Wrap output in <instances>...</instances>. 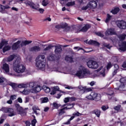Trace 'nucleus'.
<instances>
[{
  "instance_id": "1",
  "label": "nucleus",
  "mask_w": 126,
  "mask_h": 126,
  "mask_svg": "<svg viewBox=\"0 0 126 126\" xmlns=\"http://www.w3.org/2000/svg\"><path fill=\"white\" fill-rule=\"evenodd\" d=\"M13 68L14 71L17 73H23L26 69L25 66L21 64V60L19 58L13 62Z\"/></svg>"
},
{
  "instance_id": "2",
  "label": "nucleus",
  "mask_w": 126,
  "mask_h": 126,
  "mask_svg": "<svg viewBox=\"0 0 126 126\" xmlns=\"http://www.w3.org/2000/svg\"><path fill=\"white\" fill-rule=\"evenodd\" d=\"M35 63L36 67L44 70L46 67V57L43 55H38L35 59Z\"/></svg>"
},
{
  "instance_id": "3",
  "label": "nucleus",
  "mask_w": 126,
  "mask_h": 126,
  "mask_svg": "<svg viewBox=\"0 0 126 126\" xmlns=\"http://www.w3.org/2000/svg\"><path fill=\"white\" fill-rule=\"evenodd\" d=\"M76 75L79 78H85L88 75H90V71L84 67V66L81 65L79 67V70L77 72Z\"/></svg>"
},
{
  "instance_id": "4",
  "label": "nucleus",
  "mask_w": 126,
  "mask_h": 126,
  "mask_svg": "<svg viewBox=\"0 0 126 126\" xmlns=\"http://www.w3.org/2000/svg\"><path fill=\"white\" fill-rule=\"evenodd\" d=\"M31 43H32V40H25L23 41L18 40L13 44L12 49V50H17V49L22 48V47H24L25 46H27V45H29V44H31Z\"/></svg>"
},
{
  "instance_id": "5",
  "label": "nucleus",
  "mask_w": 126,
  "mask_h": 126,
  "mask_svg": "<svg viewBox=\"0 0 126 126\" xmlns=\"http://www.w3.org/2000/svg\"><path fill=\"white\" fill-rule=\"evenodd\" d=\"M28 87L31 88V92L32 93H38L41 91V87L40 85H36L34 82H31L28 84Z\"/></svg>"
},
{
  "instance_id": "6",
  "label": "nucleus",
  "mask_w": 126,
  "mask_h": 126,
  "mask_svg": "<svg viewBox=\"0 0 126 126\" xmlns=\"http://www.w3.org/2000/svg\"><path fill=\"white\" fill-rule=\"evenodd\" d=\"M98 0H91L87 4V6H83L82 8L83 10H86L88 8H96L98 4Z\"/></svg>"
},
{
  "instance_id": "7",
  "label": "nucleus",
  "mask_w": 126,
  "mask_h": 126,
  "mask_svg": "<svg viewBox=\"0 0 126 126\" xmlns=\"http://www.w3.org/2000/svg\"><path fill=\"white\" fill-rule=\"evenodd\" d=\"M0 111H2L3 113H8V117H13V116L16 115V112L12 108L3 107L0 109Z\"/></svg>"
},
{
  "instance_id": "8",
  "label": "nucleus",
  "mask_w": 126,
  "mask_h": 126,
  "mask_svg": "<svg viewBox=\"0 0 126 126\" xmlns=\"http://www.w3.org/2000/svg\"><path fill=\"white\" fill-rule=\"evenodd\" d=\"M87 66L90 68H92L93 69H96L99 67L98 63L95 61L90 60L87 63Z\"/></svg>"
},
{
  "instance_id": "9",
  "label": "nucleus",
  "mask_w": 126,
  "mask_h": 126,
  "mask_svg": "<svg viewBox=\"0 0 126 126\" xmlns=\"http://www.w3.org/2000/svg\"><path fill=\"white\" fill-rule=\"evenodd\" d=\"M25 4H26V5H29L30 7H32L33 9H38L39 7V5H35L33 2L30 1H25Z\"/></svg>"
},
{
  "instance_id": "10",
  "label": "nucleus",
  "mask_w": 126,
  "mask_h": 126,
  "mask_svg": "<svg viewBox=\"0 0 126 126\" xmlns=\"http://www.w3.org/2000/svg\"><path fill=\"white\" fill-rule=\"evenodd\" d=\"M117 26L120 29H126V22L125 21H118L116 22Z\"/></svg>"
},
{
  "instance_id": "11",
  "label": "nucleus",
  "mask_w": 126,
  "mask_h": 126,
  "mask_svg": "<svg viewBox=\"0 0 126 126\" xmlns=\"http://www.w3.org/2000/svg\"><path fill=\"white\" fill-rule=\"evenodd\" d=\"M119 52H126V41H122L119 44V48H118Z\"/></svg>"
},
{
  "instance_id": "12",
  "label": "nucleus",
  "mask_w": 126,
  "mask_h": 126,
  "mask_svg": "<svg viewBox=\"0 0 126 126\" xmlns=\"http://www.w3.org/2000/svg\"><path fill=\"white\" fill-rule=\"evenodd\" d=\"M2 69L4 70V72L6 74H9V73H8L9 72V65H8V64L6 63H3Z\"/></svg>"
},
{
  "instance_id": "13",
  "label": "nucleus",
  "mask_w": 126,
  "mask_h": 126,
  "mask_svg": "<svg viewBox=\"0 0 126 126\" xmlns=\"http://www.w3.org/2000/svg\"><path fill=\"white\" fill-rule=\"evenodd\" d=\"M70 106H71V107H64L63 108L61 109L59 112V116H62V115H63V114H64V113H65V112L64 111V110H69L70 109H72V107H74V104L72 103L71 104H70Z\"/></svg>"
},
{
  "instance_id": "14",
  "label": "nucleus",
  "mask_w": 126,
  "mask_h": 126,
  "mask_svg": "<svg viewBox=\"0 0 126 126\" xmlns=\"http://www.w3.org/2000/svg\"><path fill=\"white\" fill-rule=\"evenodd\" d=\"M30 51L32 53H38L41 51V48L39 46H34L30 49Z\"/></svg>"
},
{
  "instance_id": "15",
  "label": "nucleus",
  "mask_w": 126,
  "mask_h": 126,
  "mask_svg": "<svg viewBox=\"0 0 126 126\" xmlns=\"http://www.w3.org/2000/svg\"><path fill=\"white\" fill-rule=\"evenodd\" d=\"M106 36H109V35H116V32L113 29H108L105 32Z\"/></svg>"
},
{
  "instance_id": "16",
  "label": "nucleus",
  "mask_w": 126,
  "mask_h": 126,
  "mask_svg": "<svg viewBox=\"0 0 126 126\" xmlns=\"http://www.w3.org/2000/svg\"><path fill=\"white\" fill-rule=\"evenodd\" d=\"M15 107H16L17 111L18 112V114L22 115V113H23V108L22 107L20 106L19 103H16L15 104Z\"/></svg>"
},
{
  "instance_id": "17",
  "label": "nucleus",
  "mask_w": 126,
  "mask_h": 126,
  "mask_svg": "<svg viewBox=\"0 0 126 126\" xmlns=\"http://www.w3.org/2000/svg\"><path fill=\"white\" fill-rule=\"evenodd\" d=\"M86 43L87 44H88V45H94V46H99L100 45L99 42L93 40H90L89 41L86 40Z\"/></svg>"
},
{
  "instance_id": "18",
  "label": "nucleus",
  "mask_w": 126,
  "mask_h": 126,
  "mask_svg": "<svg viewBox=\"0 0 126 126\" xmlns=\"http://www.w3.org/2000/svg\"><path fill=\"white\" fill-rule=\"evenodd\" d=\"M54 47H55V53L56 54V55L61 54V53H62L63 51V49L60 46H55Z\"/></svg>"
},
{
  "instance_id": "19",
  "label": "nucleus",
  "mask_w": 126,
  "mask_h": 126,
  "mask_svg": "<svg viewBox=\"0 0 126 126\" xmlns=\"http://www.w3.org/2000/svg\"><path fill=\"white\" fill-rule=\"evenodd\" d=\"M90 27H91V26L90 25H89V24L85 25L81 29V31H82V32H86L87 31V30H88V29H89V28H90Z\"/></svg>"
},
{
  "instance_id": "20",
  "label": "nucleus",
  "mask_w": 126,
  "mask_h": 126,
  "mask_svg": "<svg viewBox=\"0 0 126 126\" xmlns=\"http://www.w3.org/2000/svg\"><path fill=\"white\" fill-rule=\"evenodd\" d=\"M119 11H120V8L116 7L111 11V12L112 14H117Z\"/></svg>"
},
{
  "instance_id": "21",
  "label": "nucleus",
  "mask_w": 126,
  "mask_h": 126,
  "mask_svg": "<svg viewBox=\"0 0 126 126\" xmlns=\"http://www.w3.org/2000/svg\"><path fill=\"white\" fill-rule=\"evenodd\" d=\"M47 59L49 61L52 62L56 60V56L55 54H51L47 57Z\"/></svg>"
},
{
  "instance_id": "22",
  "label": "nucleus",
  "mask_w": 126,
  "mask_h": 126,
  "mask_svg": "<svg viewBox=\"0 0 126 126\" xmlns=\"http://www.w3.org/2000/svg\"><path fill=\"white\" fill-rule=\"evenodd\" d=\"M118 90H119L120 91H125L126 90L125 89V84L124 83H121V84L120 85L118 88H117Z\"/></svg>"
},
{
  "instance_id": "23",
  "label": "nucleus",
  "mask_w": 126,
  "mask_h": 126,
  "mask_svg": "<svg viewBox=\"0 0 126 126\" xmlns=\"http://www.w3.org/2000/svg\"><path fill=\"white\" fill-rule=\"evenodd\" d=\"M102 72H100L101 75L103 76V77H105L106 74H105V69L103 68V66H101L99 69H98L96 71H100V70H102Z\"/></svg>"
},
{
  "instance_id": "24",
  "label": "nucleus",
  "mask_w": 126,
  "mask_h": 126,
  "mask_svg": "<svg viewBox=\"0 0 126 126\" xmlns=\"http://www.w3.org/2000/svg\"><path fill=\"white\" fill-rule=\"evenodd\" d=\"M32 110H33L34 113H35V115H36L37 116H38V115H40L39 113L37 112V111L40 110V109H39V107H38L37 106H34L32 107Z\"/></svg>"
},
{
  "instance_id": "25",
  "label": "nucleus",
  "mask_w": 126,
  "mask_h": 126,
  "mask_svg": "<svg viewBox=\"0 0 126 126\" xmlns=\"http://www.w3.org/2000/svg\"><path fill=\"white\" fill-rule=\"evenodd\" d=\"M61 28H64L65 31H67V30H69V27L67 26V24L65 23L61 24Z\"/></svg>"
},
{
  "instance_id": "26",
  "label": "nucleus",
  "mask_w": 126,
  "mask_h": 126,
  "mask_svg": "<svg viewBox=\"0 0 126 126\" xmlns=\"http://www.w3.org/2000/svg\"><path fill=\"white\" fill-rule=\"evenodd\" d=\"M19 88H27L28 87V83L27 84H20L18 85Z\"/></svg>"
},
{
  "instance_id": "27",
  "label": "nucleus",
  "mask_w": 126,
  "mask_h": 126,
  "mask_svg": "<svg viewBox=\"0 0 126 126\" xmlns=\"http://www.w3.org/2000/svg\"><path fill=\"white\" fill-rule=\"evenodd\" d=\"M15 58V55H11L7 58V62H12V61L14 60Z\"/></svg>"
},
{
  "instance_id": "28",
  "label": "nucleus",
  "mask_w": 126,
  "mask_h": 126,
  "mask_svg": "<svg viewBox=\"0 0 126 126\" xmlns=\"http://www.w3.org/2000/svg\"><path fill=\"white\" fill-rule=\"evenodd\" d=\"M65 61H66L67 62H69L70 63H72L73 59H72V57L71 56H67L65 58Z\"/></svg>"
},
{
  "instance_id": "29",
  "label": "nucleus",
  "mask_w": 126,
  "mask_h": 126,
  "mask_svg": "<svg viewBox=\"0 0 126 126\" xmlns=\"http://www.w3.org/2000/svg\"><path fill=\"white\" fill-rule=\"evenodd\" d=\"M30 92H31V90L29 89H25L22 93L23 94H24V95H28V94H29Z\"/></svg>"
},
{
  "instance_id": "30",
  "label": "nucleus",
  "mask_w": 126,
  "mask_h": 126,
  "mask_svg": "<svg viewBox=\"0 0 126 126\" xmlns=\"http://www.w3.org/2000/svg\"><path fill=\"white\" fill-rule=\"evenodd\" d=\"M94 113L98 118L100 117V115L101 114V112L100 111V110L98 109H95L94 110Z\"/></svg>"
},
{
  "instance_id": "31",
  "label": "nucleus",
  "mask_w": 126,
  "mask_h": 126,
  "mask_svg": "<svg viewBox=\"0 0 126 126\" xmlns=\"http://www.w3.org/2000/svg\"><path fill=\"white\" fill-rule=\"evenodd\" d=\"M8 85H10V86H11V87L14 89H16V87H18L17 84L14 83H9L8 84Z\"/></svg>"
},
{
  "instance_id": "32",
  "label": "nucleus",
  "mask_w": 126,
  "mask_h": 126,
  "mask_svg": "<svg viewBox=\"0 0 126 126\" xmlns=\"http://www.w3.org/2000/svg\"><path fill=\"white\" fill-rule=\"evenodd\" d=\"M112 19V16H111L109 14H107V18L105 20L106 23H108L109 21H110Z\"/></svg>"
},
{
  "instance_id": "33",
  "label": "nucleus",
  "mask_w": 126,
  "mask_h": 126,
  "mask_svg": "<svg viewBox=\"0 0 126 126\" xmlns=\"http://www.w3.org/2000/svg\"><path fill=\"white\" fill-rule=\"evenodd\" d=\"M126 34L125 33L122 34L118 36L120 40H123L126 39Z\"/></svg>"
},
{
  "instance_id": "34",
  "label": "nucleus",
  "mask_w": 126,
  "mask_h": 126,
  "mask_svg": "<svg viewBox=\"0 0 126 126\" xmlns=\"http://www.w3.org/2000/svg\"><path fill=\"white\" fill-rule=\"evenodd\" d=\"M75 4V1H71V2H68L67 3H66V6L69 7V6H72V5H74Z\"/></svg>"
},
{
  "instance_id": "35",
  "label": "nucleus",
  "mask_w": 126,
  "mask_h": 126,
  "mask_svg": "<svg viewBox=\"0 0 126 126\" xmlns=\"http://www.w3.org/2000/svg\"><path fill=\"white\" fill-rule=\"evenodd\" d=\"M101 96L100 94H96L94 101H100V100H101Z\"/></svg>"
},
{
  "instance_id": "36",
  "label": "nucleus",
  "mask_w": 126,
  "mask_h": 126,
  "mask_svg": "<svg viewBox=\"0 0 126 126\" xmlns=\"http://www.w3.org/2000/svg\"><path fill=\"white\" fill-rule=\"evenodd\" d=\"M0 12H1V13H5L4 6L1 4H0Z\"/></svg>"
},
{
  "instance_id": "37",
  "label": "nucleus",
  "mask_w": 126,
  "mask_h": 126,
  "mask_svg": "<svg viewBox=\"0 0 126 126\" xmlns=\"http://www.w3.org/2000/svg\"><path fill=\"white\" fill-rule=\"evenodd\" d=\"M43 90L46 93H49L51 91V89L48 87H44Z\"/></svg>"
},
{
  "instance_id": "38",
  "label": "nucleus",
  "mask_w": 126,
  "mask_h": 126,
  "mask_svg": "<svg viewBox=\"0 0 126 126\" xmlns=\"http://www.w3.org/2000/svg\"><path fill=\"white\" fill-rule=\"evenodd\" d=\"M9 50H10V47L9 46H6L3 48V53H5V52L9 51Z\"/></svg>"
},
{
  "instance_id": "39",
  "label": "nucleus",
  "mask_w": 126,
  "mask_h": 126,
  "mask_svg": "<svg viewBox=\"0 0 126 126\" xmlns=\"http://www.w3.org/2000/svg\"><path fill=\"white\" fill-rule=\"evenodd\" d=\"M65 89H68L69 90H72V89H75V87H71L70 86L68 85H65L64 86Z\"/></svg>"
},
{
  "instance_id": "40",
  "label": "nucleus",
  "mask_w": 126,
  "mask_h": 126,
  "mask_svg": "<svg viewBox=\"0 0 126 126\" xmlns=\"http://www.w3.org/2000/svg\"><path fill=\"white\" fill-rule=\"evenodd\" d=\"M53 47H54V46H52V45H49L46 48L44 49V51H49V50H51Z\"/></svg>"
},
{
  "instance_id": "41",
  "label": "nucleus",
  "mask_w": 126,
  "mask_h": 126,
  "mask_svg": "<svg viewBox=\"0 0 126 126\" xmlns=\"http://www.w3.org/2000/svg\"><path fill=\"white\" fill-rule=\"evenodd\" d=\"M49 3V1L48 0H43L42 1V4L43 5V6H46V5H48V4Z\"/></svg>"
},
{
  "instance_id": "42",
  "label": "nucleus",
  "mask_w": 126,
  "mask_h": 126,
  "mask_svg": "<svg viewBox=\"0 0 126 126\" xmlns=\"http://www.w3.org/2000/svg\"><path fill=\"white\" fill-rule=\"evenodd\" d=\"M74 118H75V116L71 117V118L68 120L67 122L65 123V125H69L70 124V121H72Z\"/></svg>"
},
{
  "instance_id": "43",
  "label": "nucleus",
  "mask_w": 126,
  "mask_h": 126,
  "mask_svg": "<svg viewBox=\"0 0 126 126\" xmlns=\"http://www.w3.org/2000/svg\"><path fill=\"white\" fill-rule=\"evenodd\" d=\"M73 116H75V117H80V116H82V114L79 113L78 112H75L73 114Z\"/></svg>"
},
{
  "instance_id": "44",
  "label": "nucleus",
  "mask_w": 126,
  "mask_h": 126,
  "mask_svg": "<svg viewBox=\"0 0 126 126\" xmlns=\"http://www.w3.org/2000/svg\"><path fill=\"white\" fill-rule=\"evenodd\" d=\"M92 97H93V100H94L95 101V98H96V96H97V94L94 93V92H92Z\"/></svg>"
},
{
  "instance_id": "45",
  "label": "nucleus",
  "mask_w": 126,
  "mask_h": 126,
  "mask_svg": "<svg viewBox=\"0 0 126 126\" xmlns=\"http://www.w3.org/2000/svg\"><path fill=\"white\" fill-rule=\"evenodd\" d=\"M6 44V41H2L0 43V49H2V47L4 46Z\"/></svg>"
},
{
  "instance_id": "46",
  "label": "nucleus",
  "mask_w": 126,
  "mask_h": 126,
  "mask_svg": "<svg viewBox=\"0 0 126 126\" xmlns=\"http://www.w3.org/2000/svg\"><path fill=\"white\" fill-rule=\"evenodd\" d=\"M113 65H112V63L110 62H109L106 66V68L107 70H109L111 67H112Z\"/></svg>"
},
{
  "instance_id": "47",
  "label": "nucleus",
  "mask_w": 126,
  "mask_h": 126,
  "mask_svg": "<svg viewBox=\"0 0 126 126\" xmlns=\"http://www.w3.org/2000/svg\"><path fill=\"white\" fill-rule=\"evenodd\" d=\"M36 123H37V120H36V119H33L32 121V123H31L32 126H36Z\"/></svg>"
},
{
  "instance_id": "48",
  "label": "nucleus",
  "mask_w": 126,
  "mask_h": 126,
  "mask_svg": "<svg viewBox=\"0 0 126 126\" xmlns=\"http://www.w3.org/2000/svg\"><path fill=\"white\" fill-rule=\"evenodd\" d=\"M113 94H114V92H113V91L111 90L110 93L108 94L109 99H112V95H113Z\"/></svg>"
},
{
  "instance_id": "49",
  "label": "nucleus",
  "mask_w": 126,
  "mask_h": 126,
  "mask_svg": "<svg viewBox=\"0 0 126 126\" xmlns=\"http://www.w3.org/2000/svg\"><path fill=\"white\" fill-rule=\"evenodd\" d=\"M49 101L48 97H44L42 100V103H47Z\"/></svg>"
},
{
  "instance_id": "50",
  "label": "nucleus",
  "mask_w": 126,
  "mask_h": 126,
  "mask_svg": "<svg viewBox=\"0 0 126 126\" xmlns=\"http://www.w3.org/2000/svg\"><path fill=\"white\" fill-rule=\"evenodd\" d=\"M121 107H122L121 106V105H117L116 106H115L114 109V110H115L116 111H119V110H120V109H121Z\"/></svg>"
},
{
  "instance_id": "51",
  "label": "nucleus",
  "mask_w": 126,
  "mask_h": 126,
  "mask_svg": "<svg viewBox=\"0 0 126 126\" xmlns=\"http://www.w3.org/2000/svg\"><path fill=\"white\" fill-rule=\"evenodd\" d=\"M53 107H54V108H56V109H58V108H59V107H60V105H59V104H58L56 102L53 103Z\"/></svg>"
},
{
  "instance_id": "52",
  "label": "nucleus",
  "mask_w": 126,
  "mask_h": 126,
  "mask_svg": "<svg viewBox=\"0 0 126 126\" xmlns=\"http://www.w3.org/2000/svg\"><path fill=\"white\" fill-rule=\"evenodd\" d=\"M53 89L56 92L57 91H60V88L59 86H55L53 88Z\"/></svg>"
},
{
  "instance_id": "53",
  "label": "nucleus",
  "mask_w": 126,
  "mask_h": 126,
  "mask_svg": "<svg viewBox=\"0 0 126 126\" xmlns=\"http://www.w3.org/2000/svg\"><path fill=\"white\" fill-rule=\"evenodd\" d=\"M36 10H38L40 13H43L44 11H45V10H44V9L39 8V5H38V9H36Z\"/></svg>"
},
{
  "instance_id": "54",
  "label": "nucleus",
  "mask_w": 126,
  "mask_h": 126,
  "mask_svg": "<svg viewBox=\"0 0 126 126\" xmlns=\"http://www.w3.org/2000/svg\"><path fill=\"white\" fill-rule=\"evenodd\" d=\"M86 98H87V99H88V100H93V97H92V95L91 94L88 96H86Z\"/></svg>"
},
{
  "instance_id": "55",
  "label": "nucleus",
  "mask_w": 126,
  "mask_h": 126,
  "mask_svg": "<svg viewBox=\"0 0 126 126\" xmlns=\"http://www.w3.org/2000/svg\"><path fill=\"white\" fill-rule=\"evenodd\" d=\"M104 47H106V48L109 49L112 48V46L110 45L109 44H104Z\"/></svg>"
},
{
  "instance_id": "56",
  "label": "nucleus",
  "mask_w": 126,
  "mask_h": 126,
  "mask_svg": "<svg viewBox=\"0 0 126 126\" xmlns=\"http://www.w3.org/2000/svg\"><path fill=\"white\" fill-rule=\"evenodd\" d=\"M101 109L102 111H106V110H107V109H109V107L108 106H106L104 105L102 106Z\"/></svg>"
},
{
  "instance_id": "57",
  "label": "nucleus",
  "mask_w": 126,
  "mask_h": 126,
  "mask_svg": "<svg viewBox=\"0 0 126 126\" xmlns=\"http://www.w3.org/2000/svg\"><path fill=\"white\" fill-rule=\"evenodd\" d=\"M69 101H70L69 97H66L64 99V103H67V102H69Z\"/></svg>"
},
{
  "instance_id": "58",
  "label": "nucleus",
  "mask_w": 126,
  "mask_h": 126,
  "mask_svg": "<svg viewBox=\"0 0 126 126\" xmlns=\"http://www.w3.org/2000/svg\"><path fill=\"white\" fill-rule=\"evenodd\" d=\"M10 99H11V100H12L13 101V100H15V99H16V95H11Z\"/></svg>"
},
{
  "instance_id": "59",
  "label": "nucleus",
  "mask_w": 126,
  "mask_h": 126,
  "mask_svg": "<svg viewBox=\"0 0 126 126\" xmlns=\"http://www.w3.org/2000/svg\"><path fill=\"white\" fill-rule=\"evenodd\" d=\"M96 35H97V36H99V37H104V34H103V33L101 32L96 33Z\"/></svg>"
},
{
  "instance_id": "60",
  "label": "nucleus",
  "mask_w": 126,
  "mask_h": 126,
  "mask_svg": "<svg viewBox=\"0 0 126 126\" xmlns=\"http://www.w3.org/2000/svg\"><path fill=\"white\" fill-rule=\"evenodd\" d=\"M5 80V79L3 77H0V83H2L4 82V81Z\"/></svg>"
},
{
  "instance_id": "61",
  "label": "nucleus",
  "mask_w": 126,
  "mask_h": 126,
  "mask_svg": "<svg viewBox=\"0 0 126 126\" xmlns=\"http://www.w3.org/2000/svg\"><path fill=\"white\" fill-rule=\"evenodd\" d=\"M119 70V65L115 64L114 65V70Z\"/></svg>"
},
{
  "instance_id": "62",
  "label": "nucleus",
  "mask_w": 126,
  "mask_h": 126,
  "mask_svg": "<svg viewBox=\"0 0 126 126\" xmlns=\"http://www.w3.org/2000/svg\"><path fill=\"white\" fill-rule=\"evenodd\" d=\"M52 19L50 17L46 18L44 19V21H51Z\"/></svg>"
},
{
  "instance_id": "63",
  "label": "nucleus",
  "mask_w": 126,
  "mask_h": 126,
  "mask_svg": "<svg viewBox=\"0 0 126 126\" xmlns=\"http://www.w3.org/2000/svg\"><path fill=\"white\" fill-rule=\"evenodd\" d=\"M56 93H57V92L52 89V90L50 93L51 95H55V94H56Z\"/></svg>"
},
{
  "instance_id": "64",
  "label": "nucleus",
  "mask_w": 126,
  "mask_h": 126,
  "mask_svg": "<svg viewBox=\"0 0 126 126\" xmlns=\"http://www.w3.org/2000/svg\"><path fill=\"white\" fill-rule=\"evenodd\" d=\"M122 67L124 68H126V61H125L122 64Z\"/></svg>"
}]
</instances>
